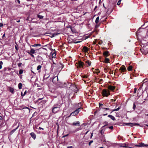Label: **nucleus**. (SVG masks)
I'll use <instances>...</instances> for the list:
<instances>
[{"label": "nucleus", "mask_w": 148, "mask_h": 148, "mask_svg": "<svg viewBox=\"0 0 148 148\" xmlns=\"http://www.w3.org/2000/svg\"><path fill=\"white\" fill-rule=\"evenodd\" d=\"M47 46V45H45L44 46H43L45 47V46Z\"/></svg>", "instance_id": "nucleus-60"}, {"label": "nucleus", "mask_w": 148, "mask_h": 148, "mask_svg": "<svg viewBox=\"0 0 148 148\" xmlns=\"http://www.w3.org/2000/svg\"><path fill=\"white\" fill-rule=\"evenodd\" d=\"M122 1V0H119V1H118L117 5H119L121 4V2Z\"/></svg>", "instance_id": "nucleus-30"}, {"label": "nucleus", "mask_w": 148, "mask_h": 148, "mask_svg": "<svg viewBox=\"0 0 148 148\" xmlns=\"http://www.w3.org/2000/svg\"><path fill=\"white\" fill-rule=\"evenodd\" d=\"M108 53V51H105L103 53V55L104 57H107L109 56Z\"/></svg>", "instance_id": "nucleus-10"}, {"label": "nucleus", "mask_w": 148, "mask_h": 148, "mask_svg": "<svg viewBox=\"0 0 148 148\" xmlns=\"http://www.w3.org/2000/svg\"><path fill=\"white\" fill-rule=\"evenodd\" d=\"M26 92H27V91H26H26L24 92V93L23 95V96H25V94H26ZM21 96H23V94H22V93H21Z\"/></svg>", "instance_id": "nucleus-32"}, {"label": "nucleus", "mask_w": 148, "mask_h": 148, "mask_svg": "<svg viewBox=\"0 0 148 148\" xmlns=\"http://www.w3.org/2000/svg\"><path fill=\"white\" fill-rule=\"evenodd\" d=\"M103 147H99V148H103Z\"/></svg>", "instance_id": "nucleus-58"}, {"label": "nucleus", "mask_w": 148, "mask_h": 148, "mask_svg": "<svg viewBox=\"0 0 148 148\" xmlns=\"http://www.w3.org/2000/svg\"><path fill=\"white\" fill-rule=\"evenodd\" d=\"M93 136V133H92L91 134V136H90V137L91 138H92V136Z\"/></svg>", "instance_id": "nucleus-46"}, {"label": "nucleus", "mask_w": 148, "mask_h": 148, "mask_svg": "<svg viewBox=\"0 0 148 148\" xmlns=\"http://www.w3.org/2000/svg\"><path fill=\"white\" fill-rule=\"evenodd\" d=\"M81 108H79L76 110L75 111L71 113V114H72V116H75L76 115L78 114L80 111V110Z\"/></svg>", "instance_id": "nucleus-3"}, {"label": "nucleus", "mask_w": 148, "mask_h": 148, "mask_svg": "<svg viewBox=\"0 0 148 148\" xmlns=\"http://www.w3.org/2000/svg\"><path fill=\"white\" fill-rule=\"evenodd\" d=\"M107 114H104L103 115H106Z\"/></svg>", "instance_id": "nucleus-59"}, {"label": "nucleus", "mask_w": 148, "mask_h": 148, "mask_svg": "<svg viewBox=\"0 0 148 148\" xmlns=\"http://www.w3.org/2000/svg\"><path fill=\"white\" fill-rule=\"evenodd\" d=\"M5 36V34H4L3 36V38H4V37Z\"/></svg>", "instance_id": "nucleus-54"}, {"label": "nucleus", "mask_w": 148, "mask_h": 148, "mask_svg": "<svg viewBox=\"0 0 148 148\" xmlns=\"http://www.w3.org/2000/svg\"><path fill=\"white\" fill-rule=\"evenodd\" d=\"M109 128L111 129H113V127L112 126H111Z\"/></svg>", "instance_id": "nucleus-38"}, {"label": "nucleus", "mask_w": 148, "mask_h": 148, "mask_svg": "<svg viewBox=\"0 0 148 148\" xmlns=\"http://www.w3.org/2000/svg\"><path fill=\"white\" fill-rule=\"evenodd\" d=\"M79 42H80V41H77V42H75V43H79Z\"/></svg>", "instance_id": "nucleus-48"}, {"label": "nucleus", "mask_w": 148, "mask_h": 148, "mask_svg": "<svg viewBox=\"0 0 148 148\" xmlns=\"http://www.w3.org/2000/svg\"><path fill=\"white\" fill-rule=\"evenodd\" d=\"M147 115L148 116V114H147Z\"/></svg>", "instance_id": "nucleus-61"}, {"label": "nucleus", "mask_w": 148, "mask_h": 148, "mask_svg": "<svg viewBox=\"0 0 148 148\" xmlns=\"http://www.w3.org/2000/svg\"><path fill=\"white\" fill-rule=\"evenodd\" d=\"M23 73V71L22 70H20L19 71V73L20 74H22Z\"/></svg>", "instance_id": "nucleus-31"}, {"label": "nucleus", "mask_w": 148, "mask_h": 148, "mask_svg": "<svg viewBox=\"0 0 148 148\" xmlns=\"http://www.w3.org/2000/svg\"><path fill=\"white\" fill-rule=\"evenodd\" d=\"M86 63H87V64H88L89 66L90 65L91 63L89 61L87 60L86 61Z\"/></svg>", "instance_id": "nucleus-25"}, {"label": "nucleus", "mask_w": 148, "mask_h": 148, "mask_svg": "<svg viewBox=\"0 0 148 148\" xmlns=\"http://www.w3.org/2000/svg\"><path fill=\"white\" fill-rule=\"evenodd\" d=\"M32 72L33 73H34V72H33V71H32Z\"/></svg>", "instance_id": "nucleus-63"}, {"label": "nucleus", "mask_w": 148, "mask_h": 148, "mask_svg": "<svg viewBox=\"0 0 148 148\" xmlns=\"http://www.w3.org/2000/svg\"><path fill=\"white\" fill-rule=\"evenodd\" d=\"M41 45L40 44H35L33 45L32 46H40Z\"/></svg>", "instance_id": "nucleus-27"}, {"label": "nucleus", "mask_w": 148, "mask_h": 148, "mask_svg": "<svg viewBox=\"0 0 148 148\" xmlns=\"http://www.w3.org/2000/svg\"><path fill=\"white\" fill-rule=\"evenodd\" d=\"M88 132V131H87L85 133V134H86Z\"/></svg>", "instance_id": "nucleus-51"}, {"label": "nucleus", "mask_w": 148, "mask_h": 148, "mask_svg": "<svg viewBox=\"0 0 148 148\" xmlns=\"http://www.w3.org/2000/svg\"><path fill=\"white\" fill-rule=\"evenodd\" d=\"M108 88L109 90L112 91L115 89V87L111 86H108Z\"/></svg>", "instance_id": "nucleus-11"}, {"label": "nucleus", "mask_w": 148, "mask_h": 148, "mask_svg": "<svg viewBox=\"0 0 148 148\" xmlns=\"http://www.w3.org/2000/svg\"><path fill=\"white\" fill-rule=\"evenodd\" d=\"M31 53L34 54L35 53V50L33 49H31L30 51L29 52Z\"/></svg>", "instance_id": "nucleus-22"}, {"label": "nucleus", "mask_w": 148, "mask_h": 148, "mask_svg": "<svg viewBox=\"0 0 148 148\" xmlns=\"http://www.w3.org/2000/svg\"><path fill=\"white\" fill-rule=\"evenodd\" d=\"M93 141H91L89 143V145H90L93 142Z\"/></svg>", "instance_id": "nucleus-35"}, {"label": "nucleus", "mask_w": 148, "mask_h": 148, "mask_svg": "<svg viewBox=\"0 0 148 148\" xmlns=\"http://www.w3.org/2000/svg\"><path fill=\"white\" fill-rule=\"evenodd\" d=\"M30 135L34 139H35L36 138V135L33 132L31 133L30 134Z\"/></svg>", "instance_id": "nucleus-13"}, {"label": "nucleus", "mask_w": 148, "mask_h": 148, "mask_svg": "<svg viewBox=\"0 0 148 148\" xmlns=\"http://www.w3.org/2000/svg\"><path fill=\"white\" fill-rule=\"evenodd\" d=\"M43 99V98H41V99H38V100H41V99Z\"/></svg>", "instance_id": "nucleus-57"}, {"label": "nucleus", "mask_w": 148, "mask_h": 148, "mask_svg": "<svg viewBox=\"0 0 148 148\" xmlns=\"http://www.w3.org/2000/svg\"><path fill=\"white\" fill-rule=\"evenodd\" d=\"M3 26V24L1 23V27L2 26Z\"/></svg>", "instance_id": "nucleus-50"}, {"label": "nucleus", "mask_w": 148, "mask_h": 148, "mask_svg": "<svg viewBox=\"0 0 148 148\" xmlns=\"http://www.w3.org/2000/svg\"><path fill=\"white\" fill-rule=\"evenodd\" d=\"M10 91L11 92H12V93H13L14 92L13 88H10Z\"/></svg>", "instance_id": "nucleus-28"}, {"label": "nucleus", "mask_w": 148, "mask_h": 148, "mask_svg": "<svg viewBox=\"0 0 148 148\" xmlns=\"http://www.w3.org/2000/svg\"><path fill=\"white\" fill-rule=\"evenodd\" d=\"M60 108L58 107H56L53 108L52 109V112L53 113H56L59 110Z\"/></svg>", "instance_id": "nucleus-6"}, {"label": "nucleus", "mask_w": 148, "mask_h": 148, "mask_svg": "<svg viewBox=\"0 0 148 148\" xmlns=\"http://www.w3.org/2000/svg\"><path fill=\"white\" fill-rule=\"evenodd\" d=\"M119 70L121 72H124V71H125L126 70V69L125 66L124 65H123L120 68Z\"/></svg>", "instance_id": "nucleus-8"}, {"label": "nucleus", "mask_w": 148, "mask_h": 148, "mask_svg": "<svg viewBox=\"0 0 148 148\" xmlns=\"http://www.w3.org/2000/svg\"><path fill=\"white\" fill-rule=\"evenodd\" d=\"M125 124L127 125H129L131 127H133V126H138L139 125L138 124L136 123H125Z\"/></svg>", "instance_id": "nucleus-4"}, {"label": "nucleus", "mask_w": 148, "mask_h": 148, "mask_svg": "<svg viewBox=\"0 0 148 148\" xmlns=\"http://www.w3.org/2000/svg\"><path fill=\"white\" fill-rule=\"evenodd\" d=\"M18 127H17L15 129H14L13 130V131H14H14H15V130H16L18 128Z\"/></svg>", "instance_id": "nucleus-43"}, {"label": "nucleus", "mask_w": 148, "mask_h": 148, "mask_svg": "<svg viewBox=\"0 0 148 148\" xmlns=\"http://www.w3.org/2000/svg\"><path fill=\"white\" fill-rule=\"evenodd\" d=\"M28 53L30 54L33 57H34V56L33 55L32 53H29V52H28Z\"/></svg>", "instance_id": "nucleus-34"}, {"label": "nucleus", "mask_w": 148, "mask_h": 148, "mask_svg": "<svg viewBox=\"0 0 148 148\" xmlns=\"http://www.w3.org/2000/svg\"><path fill=\"white\" fill-rule=\"evenodd\" d=\"M27 108V109H28L29 110V108H28V107H26V108Z\"/></svg>", "instance_id": "nucleus-56"}, {"label": "nucleus", "mask_w": 148, "mask_h": 148, "mask_svg": "<svg viewBox=\"0 0 148 148\" xmlns=\"http://www.w3.org/2000/svg\"><path fill=\"white\" fill-rule=\"evenodd\" d=\"M120 147H125V148H128L129 147H131L128 146V145L127 146H126V144H124L121 145H120Z\"/></svg>", "instance_id": "nucleus-14"}, {"label": "nucleus", "mask_w": 148, "mask_h": 148, "mask_svg": "<svg viewBox=\"0 0 148 148\" xmlns=\"http://www.w3.org/2000/svg\"><path fill=\"white\" fill-rule=\"evenodd\" d=\"M102 93L103 95L104 96L108 97L109 95H110L109 91H107L105 89L103 90Z\"/></svg>", "instance_id": "nucleus-2"}, {"label": "nucleus", "mask_w": 148, "mask_h": 148, "mask_svg": "<svg viewBox=\"0 0 148 148\" xmlns=\"http://www.w3.org/2000/svg\"><path fill=\"white\" fill-rule=\"evenodd\" d=\"M140 50L143 54H146L148 53V50L147 49L146 47H141Z\"/></svg>", "instance_id": "nucleus-1"}, {"label": "nucleus", "mask_w": 148, "mask_h": 148, "mask_svg": "<svg viewBox=\"0 0 148 148\" xmlns=\"http://www.w3.org/2000/svg\"><path fill=\"white\" fill-rule=\"evenodd\" d=\"M17 2L18 3H20V1L19 0H18Z\"/></svg>", "instance_id": "nucleus-52"}, {"label": "nucleus", "mask_w": 148, "mask_h": 148, "mask_svg": "<svg viewBox=\"0 0 148 148\" xmlns=\"http://www.w3.org/2000/svg\"><path fill=\"white\" fill-rule=\"evenodd\" d=\"M41 68V66L40 65H38L37 68V70H38L39 69H40Z\"/></svg>", "instance_id": "nucleus-29"}, {"label": "nucleus", "mask_w": 148, "mask_h": 148, "mask_svg": "<svg viewBox=\"0 0 148 148\" xmlns=\"http://www.w3.org/2000/svg\"><path fill=\"white\" fill-rule=\"evenodd\" d=\"M22 84L21 83H20L18 84V88L19 89H21L22 88Z\"/></svg>", "instance_id": "nucleus-20"}, {"label": "nucleus", "mask_w": 148, "mask_h": 148, "mask_svg": "<svg viewBox=\"0 0 148 148\" xmlns=\"http://www.w3.org/2000/svg\"><path fill=\"white\" fill-rule=\"evenodd\" d=\"M94 73H97L98 74L100 72V71L98 69H96L94 71H93Z\"/></svg>", "instance_id": "nucleus-21"}, {"label": "nucleus", "mask_w": 148, "mask_h": 148, "mask_svg": "<svg viewBox=\"0 0 148 148\" xmlns=\"http://www.w3.org/2000/svg\"><path fill=\"white\" fill-rule=\"evenodd\" d=\"M76 65L77 67L81 68L83 66V63L81 62H79L78 63L76 64Z\"/></svg>", "instance_id": "nucleus-7"}, {"label": "nucleus", "mask_w": 148, "mask_h": 148, "mask_svg": "<svg viewBox=\"0 0 148 148\" xmlns=\"http://www.w3.org/2000/svg\"><path fill=\"white\" fill-rule=\"evenodd\" d=\"M89 37V36H86L85 37H84V39H86L88 38Z\"/></svg>", "instance_id": "nucleus-33"}, {"label": "nucleus", "mask_w": 148, "mask_h": 148, "mask_svg": "<svg viewBox=\"0 0 148 148\" xmlns=\"http://www.w3.org/2000/svg\"><path fill=\"white\" fill-rule=\"evenodd\" d=\"M82 77L83 78H85V77H87V76H86V75H84L83 76H82Z\"/></svg>", "instance_id": "nucleus-44"}, {"label": "nucleus", "mask_w": 148, "mask_h": 148, "mask_svg": "<svg viewBox=\"0 0 148 148\" xmlns=\"http://www.w3.org/2000/svg\"><path fill=\"white\" fill-rule=\"evenodd\" d=\"M20 22V21L19 20L17 21V22L18 23Z\"/></svg>", "instance_id": "nucleus-49"}, {"label": "nucleus", "mask_w": 148, "mask_h": 148, "mask_svg": "<svg viewBox=\"0 0 148 148\" xmlns=\"http://www.w3.org/2000/svg\"><path fill=\"white\" fill-rule=\"evenodd\" d=\"M147 127H148V125H146Z\"/></svg>", "instance_id": "nucleus-62"}, {"label": "nucleus", "mask_w": 148, "mask_h": 148, "mask_svg": "<svg viewBox=\"0 0 148 148\" xmlns=\"http://www.w3.org/2000/svg\"><path fill=\"white\" fill-rule=\"evenodd\" d=\"M89 49L87 47H83L82 49L83 51L86 52H87L88 50Z\"/></svg>", "instance_id": "nucleus-9"}, {"label": "nucleus", "mask_w": 148, "mask_h": 148, "mask_svg": "<svg viewBox=\"0 0 148 148\" xmlns=\"http://www.w3.org/2000/svg\"><path fill=\"white\" fill-rule=\"evenodd\" d=\"M72 116V114H71H71H70V115L69 116V117H70V116Z\"/></svg>", "instance_id": "nucleus-53"}, {"label": "nucleus", "mask_w": 148, "mask_h": 148, "mask_svg": "<svg viewBox=\"0 0 148 148\" xmlns=\"http://www.w3.org/2000/svg\"><path fill=\"white\" fill-rule=\"evenodd\" d=\"M60 34V33H53L51 37H53L57 35Z\"/></svg>", "instance_id": "nucleus-18"}, {"label": "nucleus", "mask_w": 148, "mask_h": 148, "mask_svg": "<svg viewBox=\"0 0 148 148\" xmlns=\"http://www.w3.org/2000/svg\"><path fill=\"white\" fill-rule=\"evenodd\" d=\"M38 129L39 130H43L44 129H43V128L41 127H39V128H38Z\"/></svg>", "instance_id": "nucleus-41"}, {"label": "nucleus", "mask_w": 148, "mask_h": 148, "mask_svg": "<svg viewBox=\"0 0 148 148\" xmlns=\"http://www.w3.org/2000/svg\"><path fill=\"white\" fill-rule=\"evenodd\" d=\"M137 89L136 88L134 89V93H135Z\"/></svg>", "instance_id": "nucleus-37"}, {"label": "nucleus", "mask_w": 148, "mask_h": 148, "mask_svg": "<svg viewBox=\"0 0 148 148\" xmlns=\"http://www.w3.org/2000/svg\"><path fill=\"white\" fill-rule=\"evenodd\" d=\"M67 148H73V147L72 146H67Z\"/></svg>", "instance_id": "nucleus-39"}, {"label": "nucleus", "mask_w": 148, "mask_h": 148, "mask_svg": "<svg viewBox=\"0 0 148 148\" xmlns=\"http://www.w3.org/2000/svg\"><path fill=\"white\" fill-rule=\"evenodd\" d=\"M99 105L100 106H101L102 105H103V104H100V103H99Z\"/></svg>", "instance_id": "nucleus-55"}, {"label": "nucleus", "mask_w": 148, "mask_h": 148, "mask_svg": "<svg viewBox=\"0 0 148 148\" xmlns=\"http://www.w3.org/2000/svg\"><path fill=\"white\" fill-rule=\"evenodd\" d=\"M96 7H97V6H96L95 8H96Z\"/></svg>", "instance_id": "nucleus-64"}, {"label": "nucleus", "mask_w": 148, "mask_h": 148, "mask_svg": "<svg viewBox=\"0 0 148 148\" xmlns=\"http://www.w3.org/2000/svg\"><path fill=\"white\" fill-rule=\"evenodd\" d=\"M38 17L40 19H42L43 18V16L40 15H38Z\"/></svg>", "instance_id": "nucleus-24"}, {"label": "nucleus", "mask_w": 148, "mask_h": 148, "mask_svg": "<svg viewBox=\"0 0 148 148\" xmlns=\"http://www.w3.org/2000/svg\"><path fill=\"white\" fill-rule=\"evenodd\" d=\"M15 47V48H16V50H17L18 47Z\"/></svg>", "instance_id": "nucleus-47"}, {"label": "nucleus", "mask_w": 148, "mask_h": 148, "mask_svg": "<svg viewBox=\"0 0 148 148\" xmlns=\"http://www.w3.org/2000/svg\"><path fill=\"white\" fill-rule=\"evenodd\" d=\"M127 70L129 71H131L132 70V66H130L127 68Z\"/></svg>", "instance_id": "nucleus-19"}, {"label": "nucleus", "mask_w": 148, "mask_h": 148, "mask_svg": "<svg viewBox=\"0 0 148 148\" xmlns=\"http://www.w3.org/2000/svg\"><path fill=\"white\" fill-rule=\"evenodd\" d=\"M68 134H66V135H64V136H63L62 137L63 138H64V137H65L67 136H68Z\"/></svg>", "instance_id": "nucleus-40"}, {"label": "nucleus", "mask_w": 148, "mask_h": 148, "mask_svg": "<svg viewBox=\"0 0 148 148\" xmlns=\"http://www.w3.org/2000/svg\"><path fill=\"white\" fill-rule=\"evenodd\" d=\"M72 124L73 125H74L79 126V121H77L76 122H74Z\"/></svg>", "instance_id": "nucleus-12"}, {"label": "nucleus", "mask_w": 148, "mask_h": 148, "mask_svg": "<svg viewBox=\"0 0 148 148\" xmlns=\"http://www.w3.org/2000/svg\"><path fill=\"white\" fill-rule=\"evenodd\" d=\"M52 56L53 58H55L56 57V52L54 51L53 52L51 53Z\"/></svg>", "instance_id": "nucleus-15"}, {"label": "nucleus", "mask_w": 148, "mask_h": 148, "mask_svg": "<svg viewBox=\"0 0 148 148\" xmlns=\"http://www.w3.org/2000/svg\"><path fill=\"white\" fill-rule=\"evenodd\" d=\"M104 109L106 110H108L109 109L108 108H104Z\"/></svg>", "instance_id": "nucleus-45"}, {"label": "nucleus", "mask_w": 148, "mask_h": 148, "mask_svg": "<svg viewBox=\"0 0 148 148\" xmlns=\"http://www.w3.org/2000/svg\"><path fill=\"white\" fill-rule=\"evenodd\" d=\"M109 60L108 58H106L103 62L106 63H109Z\"/></svg>", "instance_id": "nucleus-16"}, {"label": "nucleus", "mask_w": 148, "mask_h": 148, "mask_svg": "<svg viewBox=\"0 0 148 148\" xmlns=\"http://www.w3.org/2000/svg\"><path fill=\"white\" fill-rule=\"evenodd\" d=\"M99 17H97L96 18V20H95V23H97L98 22H99Z\"/></svg>", "instance_id": "nucleus-23"}, {"label": "nucleus", "mask_w": 148, "mask_h": 148, "mask_svg": "<svg viewBox=\"0 0 148 148\" xmlns=\"http://www.w3.org/2000/svg\"><path fill=\"white\" fill-rule=\"evenodd\" d=\"M108 116L110 118L113 120H115V117L113 116L112 115H108Z\"/></svg>", "instance_id": "nucleus-17"}, {"label": "nucleus", "mask_w": 148, "mask_h": 148, "mask_svg": "<svg viewBox=\"0 0 148 148\" xmlns=\"http://www.w3.org/2000/svg\"><path fill=\"white\" fill-rule=\"evenodd\" d=\"M135 107H136V106L135 104H134V106H133V108L134 109H135Z\"/></svg>", "instance_id": "nucleus-36"}, {"label": "nucleus", "mask_w": 148, "mask_h": 148, "mask_svg": "<svg viewBox=\"0 0 148 148\" xmlns=\"http://www.w3.org/2000/svg\"><path fill=\"white\" fill-rule=\"evenodd\" d=\"M120 109V108L119 107L116 109H115L113 110L112 111V112L116 111L119 110Z\"/></svg>", "instance_id": "nucleus-26"}, {"label": "nucleus", "mask_w": 148, "mask_h": 148, "mask_svg": "<svg viewBox=\"0 0 148 148\" xmlns=\"http://www.w3.org/2000/svg\"><path fill=\"white\" fill-rule=\"evenodd\" d=\"M3 64V62H2L1 61V69L2 68V66H1V65Z\"/></svg>", "instance_id": "nucleus-42"}, {"label": "nucleus", "mask_w": 148, "mask_h": 148, "mask_svg": "<svg viewBox=\"0 0 148 148\" xmlns=\"http://www.w3.org/2000/svg\"><path fill=\"white\" fill-rule=\"evenodd\" d=\"M148 146V143L147 144H145L142 143H139V145H136L135 146L137 147H147Z\"/></svg>", "instance_id": "nucleus-5"}]
</instances>
